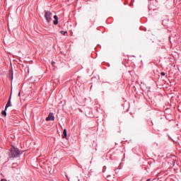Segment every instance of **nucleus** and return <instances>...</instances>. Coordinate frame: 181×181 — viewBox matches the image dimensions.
<instances>
[{
    "label": "nucleus",
    "mask_w": 181,
    "mask_h": 181,
    "mask_svg": "<svg viewBox=\"0 0 181 181\" xmlns=\"http://www.w3.org/2000/svg\"><path fill=\"white\" fill-rule=\"evenodd\" d=\"M45 18L47 23H50L52 22V18H53V14L49 11H45Z\"/></svg>",
    "instance_id": "2"
},
{
    "label": "nucleus",
    "mask_w": 181,
    "mask_h": 181,
    "mask_svg": "<svg viewBox=\"0 0 181 181\" xmlns=\"http://www.w3.org/2000/svg\"><path fill=\"white\" fill-rule=\"evenodd\" d=\"M1 181H6V180H5V179H1Z\"/></svg>",
    "instance_id": "13"
},
{
    "label": "nucleus",
    "mask_w": 181,
    "mask_h": 181,
    "mask_svg": "<svg viewBox=\"0 0 181 181\" xmlns=\"http://www.w3.org/2000/svg\"><path fill=\"white\" fill-rule=\"evenodd\" d=\"M21 153L19 152V149L15 148V147H12L10 153H9V156L10 158H18V156H19V154Z\"/></svg>",
    "instance_id": "1"
},
{
    "label": "nucleus",
    "mask_w": 181,
    "mask_h": 181,
    "mask_svg": "<svg viewBox=\"0 0 181 181\" xmlns=\"http://www.w3.org/2000/svg\"><path fill=\"white\" fill-rule=\"evenodd\" d=\"M18 97H21V92L18 93Z\"/></svg>",
    "instance_id": "12"
},
{
    "label": "nucleus",
    "mask_w": 181,
    "mask_h": 181,
    "mask_svg": "<svg viewBox=\"0 0 181 181\" xmlns=\"http://www.w3.org/2000/svg\"><path fill=\"white\" fill-rule=\"evenodd\" d=\"M64 138H67V130L66 129L63 131Z\"/></svg>",
    "instance_id": "6"
},
{
    "label": "nucleus",
    "mask_w": 181,
    "mask_h": 181,
    "mask_svg": "<svg viewBox=\"0 0 181 181\" xmlns=\"http://www.w3.org/2000/svg\"><path fill=\"white\" fill-rule=\"evenodd\" d=\"M1 114H2V115H4V117H6V110H3V111L1 112Z\"/></svg>",
    "instance_id": "8"
},
{
    "label": "nucleus",
    "mask_w": 181,
    "mask_h": 181,
    "mask_svg": "<svg viewBox=\"0 0 181 181\" xmlns=\"http://www.w3.org/2000/svg\"><path fill=\"white\" fill-rule=\"evenodd\" d=\"M166 75V74H165V72H161L160 73V76H165Z\"/></svg>",
    "instance_id": "9"
},
{
    "label": "nucleus",
    "mask_w": 181,
    "mask_h": 181,
    "mask_svg": "<svg viewBox=\"0 0 181 181\" xmlns=\"http://www.w3.org/2000/svg\"><path fill=\"white\" fill-rule=\"evenodd\" d=\"M46 121H54V115H53L52 112H50L48 117L45 119Z\"/></svg>",
    "instance_id": "3"
},
{
    "label": "nucleus",
    "mask_w": 181,
    "mask_h": 181,
    "mask_svg": "<svg viewBox=\"0 0 181 181\" xmlns=\"http://www.w3.org/2000/svg\"><path fill=\"white\" fill-rule=\"evenodd\" d=\"M52 66H54V64H56V62H54V61L52 62Z\"/></svg>",
    "instance_id": "11"
},
{
    "label": "nucleus",
    "mask_w": 181,
    "mask_h": 181,
    "mask_svg": "<svg viewBox=\"0 0 181 181\" xmlns=\"http://www.w3.org/2000/svg\"><path fill=\"white\" fill-rule=\"evenodd\" d=\"M54 19L53 22L54 25H57V23H59V17H57V16L55 15L54 16Z\"/></svg>",
    "instance_id": "5"
},
{
    "label": "nucleus",
    "mask_w": 181,
    "mask_h": 181,
    "mask_svg": "<svg viewBox=\"0 0 181 181\" xmlns=\"http://www.w3.org/2000/svg\"><path fill=\"white\" fill-rule=\"evenodd\" d=\"M11 80H13V73L11 72Z\"/></svg>",
    "instance_id": "10"
},
{
    "label": "nucleus",
    "mask_w": 181,
    "mask_h": 181,
    "mask_svg": "<svg viewBox=\"0 0 181 181\" xmlns=\"http://www.w3.org/2000/svg\"><path fill=\"white\" fill-rule=\"evenodd\" d=\"M62 35H63L64 36L67 35V31H61Z\"/></svg>",
    "instance_id": "7"
},
{
    "label": "nucleus",
    "mask_w": 181,
    "mask_h": 181,
    "mask_svg": "<svg viewBox=\"0 0 181 181\" xmlns=\"http://www.w3.org/2000/svg\"><path fill=\"white\" fill-rule=\"evenodd\" d=\"M12 98V93H11L9 99L6 105V107L5 110H8V108H9V107H12V104L11 103V99Z\"/></svg>",
    "instance_id": "4"
}]
</instances>
